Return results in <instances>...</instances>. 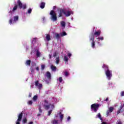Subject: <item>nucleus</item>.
<instances>
[{
	"instance_id": "f257e3e1",
	"label": "nucleus",
	"mask_w": 124,
	"mask_h": 124,
	"mask_svg": "<svg viewBox=\"0 0 124 124\" xmlns=\"http://www.w3.org/2000/svg\"><path fill=\"white\" fill-rule=\"evenodd\" d=\"M16 2L17 4H15L14 6L12 12H14V11L17 10V8L23 9L24 10L27 8V5L26 4H23L21 0H17Z\"/></svg>"
},
{
	"instance_id": "f03ea898",
	"label": "nucleus",
	"mask_w": 124,
	"mask_h": 124,
	"mask_svg": "<svg viewBox=\"0 0 124 124\" xmlns=\"http://www.w3.org/2000/svg\"><path fill=\"white\" fill-rule=\"evenodd\" d=\"M49 15H50V19L51 21H53V22H56V21L58 20V17H57V13L55 12V11H50Z\"/></svg>"
},
{
	"instance_id": "7ed1b4c3",
	"label": "nucleus",
	"mask_w": 124,
	"mask_h": 124,
	"mask_svg": "<svg viewBox=\"0 0 124 124\" xmlns=\"http://www.w3.org/2000/svg\"><path fill=\"white\" fill-rule=\"evenodd\" d=\"M99 106H100L99 104H93L91 106V109L92 111H93L94 113H96L97 110H98V108H99Z\"/></svg>"
},
{
	"instance_id": "20e7f679",
	"label": "nucleus",
	"mask_w": 124,
	"mask_h": 124,
	"mask_svg": "<svg viewBox=\"0 0 124 124\" xmlns=\"http://www.w3.org/2000/svg\"><path fill=\"white\" fill-rule=\"evenodd\" d=\"M105 74L107 76V78L108 79V80H110L111 78H112V71L111 70H106L105 71Z\"/></svg>"
},
{
	"instance_id": "39448f33",
	"label": "nucleus",
	"mask_w": 124,
	"mask_h": 124,
	"mask_svg": "<svg viewBox=\"0 0 124 124\" xmlns=\"http://www.w3.org/2000/svg\"><path fill=\"white\" fill-rule=\"evenodd\" d=\"M90 41H92L91 46L93 49H94V47L95 46V42H94V36L93 35H91L90 36Z\"/></svg>"
},
{
	"instance_id": "423d86ee",
	"label": "nucleus",
	"mask_w": 124,
	"mask_h": 124,
	"mask_svg": "<svg viewBox=\"0 0 124 124\" xmlns=\"http://www.w3.org/2000/svg\"><path fill=\"white\" fill-rule=\"evenodd\" d=\"M22 118H23V112H21L18 116V119L16 122V124H21L20 122L22 121Z\"/></svg>"
},
{
	"instance_id": "0eeeda50",
	"label": "nucleus",
	"mask_w": 124,
	"mask_h": 124,
	"mask_svg": "<svg viewBox=\"0 0 124 124\" xmlns=\"http://www.w3.org/2000/svg\"><path fill=\"white\" fill-rule=\"evenodd\" d=\"M39 81L36 80L35 82V86L36 87H37L38 89H39V90H41V89H42V87H43L42 84H39Z\"/></svg>"
},
{
	"instance_id": "6e6552de",
	"label": "nucleus",
	"mask_w": 124,
	"mask_h": 124,
	"mask_svg": "<svg viewBox=\"0 0 124 124\" xmlns=\"http://www.w3.org/2000/svg\"><path fill=\"white\" fill-rule=\"evenodd\" d=\"M62 13L65 14V10L60 9L59 11V17H62Z\"/></svg>"
},
{
	"instance_id": "1a4fd4ad",
	"label": "nucleus",
	"mask_w": 124,
	"mask_h": 124,
	"mask_svg": "<svg viewBox=\"0 0 124 124\" xmlns=\"http://www.w3.org/2000/svg\"><path fill=\"white\" fill-rule=\"evenodd\" d=\"M46 76L47 79H48V80H51L52 76L51 75V73H50L49 71H47L46 72Z\"/></svg>"
},
{
	"instance_id": "9d476101",
	"label": "nucleus",
	"mask_w": 124,
	"mask_h": 124,
	"mask_svg": "<svg viewBox=\"0 0 124 124\" xmlns=\"http://www.w3.org/2000/svg\"><path fill=\"white\" fill-rule=\"evenodd\" d=\"M72 14V12L70 11H67L66 12L65 11V14H64V15H65L66 17H69Z\"/></svg>"
},
{
	"instance_id": "9b49d317",
	"label": "nucleus",
	"mask_w": 124,
	"mask_h": 124,
	"mask_svg": "<svg viewBox=\"0 0 124 124\" xmlns=\"http://www.w3.org/2000/svg\"><path fill=\"white\" fill-rule=\"evenodd\" d=\"M101 33V31H95L94 33V35H93L94 36L95 35V36H99V35H100V34Z\"/></svg>"
},
{
	"instance_id": "f8f14e48",
	"label": "nucleus",
	"mask_w": 124,
	"mask_h": 124,
	"mask_svg": "<svg viewBox=\"0 0 124 124\" xmlns=\"http://www.w3.org/2000/svg\"><path fill=\"white\" fill-rule=\"evenodd\" d=\"M44 107L45 108V109L48 110V109H50V108L51 107V104H48V105L45 104L44 105Z\"/></svg>"
},
{
	"instance_id": "ddd939ff",
	"label": "nucleus",
	"mask_w": 124,
	"mask_h": 124,
	"mask_svg": "<svg viewBox=\"0 0 124 124\" xmlns=\"http://www.w3.org/2000/svg\"><path fill=\"white\" fill-rule=\"evenodd\" d=\"M124 104H123V105H122L120 107L119 110L117 111V115H119V114H120V113H121L122 112V109H123V108H124Z\"/></svg>"
},
{
	"instance_id": "4468645a",
	"label": "nucleus",
	"mask_w": 124,
	"mask_h": 124,
	"mask_svg": "<svg viewBox=\"0 0 124 124\" xmlns=\"http://www.w3.org/2000/svg\"><path fill=\"white\" fill-rule=\"evenodd\" d=\"M95 118L96 119H97V118L100 119L101 121H102V117H101V114H100V113H98L96 115Z\"/></svg>"
},
{
	"instance_id": "2eb2a0df",
	"label": "nucleus",
	"mask_w": 124,
	"mask_h": 124,
	"mask_svg": "<svg viewBox=\"0 0 124 124\" xmlns=\"http://www.w3.org/2000/svg\"><path fill=\"white\" fill-rule=\"evenodd\" d=\"M51 69L52 71H56L57 70V67H56L54 65H51Z\"/></svg>"
},
{
	"instance_id": "dca6fc26",
	"label": "nucleus",
	"mask_w": 124,
	"mask_h": 124,
	"mask_svg": "<svg viewBox=\"0 0 124 124\" xmlns=\"http://www.w3.org/2000/svg\"><path fill=\"white\" fill-rule=\"evenodd\" d=\"M45 2H42L40 4V8H41L42 9H43V8H44L45 7Z\"/></svg>"
},
{
	"instance_id": "f3484780",
	"label": "nucleus",
	"mask_w": 124,
	"mask_h": 124,
	"mask_svg": "<svg viewBox=\"0 0 124 124\" xmlns=\"http://www.w3.org/2000/svg\"><path fill=\"white\" fill-rule=\"evenodd\" d=\"M46 38L47 41H50L51 40V36L49 34H46Z\"/></svg>"
},
{
	"instance_id": "a211bd4d",
	"label": "nucleus",
	"mask_w": 124,
	"mask_h": 124,
	"mask_svg": "<svg viewBox=\"0 0 124 124\" xmlns=\"http://www.w3.org/2000/svg\"><path fill=\"white\" fill-rule=\"evenodd\" d=\"M102 68H105V70H109V68L108 67V65L106 64H103V65L102 66Z\"/></svg>"
},
{
	"instance_id": "6ab92c4d",
	"label": "nucleus",
	"mask_w": 124,
	"mask_h": 124,
	"mask_svg": "<svg viewBox=\"0 0 124 124\" xmlns=\"http://www.w3.org/2000/svg\"><path fill=\"white\" fill-rule=\"evenodd\" d=\"M31 60H27L25 63V64L26 65H29V66H31Z\"/></svg>"
},
{
	"instance_id": "aec40b11",
	"label": "nucleus",
	"mask_w": 124,
	"mask_h": 124,
	"mask_svg": "<svg viewBox=\"0 0 124 124\" xmlns=\"http://www.w3.org/2000/svg\"><path fill=\"white\" fill-rule=\"evenodd\" d=\"M51 123L53 124H59V120L54 119L52 121Z\"/></svg>"
},
{
	"instance_id": "412c9836",
	"label": "nucleus",
	"mask_w": 124,
	"mask_h": 124,
	"mask_svg": "<svg viewBox=\"0 0 124 124\" xmlns=\"http://www.w3.org/2000/svg\"><path fill=\"white\" fill-rule=\"evenodd\" d=\"M55 35L57 39H60V38H61V36H60V34L58 33H55Z\"/></svg>"
},
{
	"instance_id": "4be33fe9",
	"label": "nucleus",
	"mask_w": 124,
	"mask_h": 124,
	"mask_svg": "<svg viewBox=\"0 0 124 124\" xmlns=\"http://www.w3.org/2000/svg\"><path fill=\"white\" fill-rule=\"evenodd\" d=\"M18 20H19V16H16L14 17V21L15 22L18 21Z\"/></svg>"
},
{
	"instance_id": "5701e85b",
	"label": "nucleus",
	"mask_w": 124,
	"mask_h": 124,
	"mask_svg": "<svg viewBox=\"0 0 124 124\" xmlns=\"http://www.w3.org/2000/svg\"><path fill=\"white\" fill-rule=\"evenodd\" d=\"M36 56L37 58H39V57H40V52H39V51H36Z\"/></svg>"
},
{
	"instance_id": "b1692460",
	"label": "nucleus",
	"mask_w": 124,
	"mask_h": 124,
	"mask_svg": "<svg viewBox=\"0 0 124 124\" xmlns=\"http://www.w3.org/2000/svg\"><path fill=\"white\" fill-rule=\"evenodd\" d=\"M56 63L57 64H59V63H60V57H58L56 58Z\"/></svg>"
},
{
	"instance_id": "393cba45",
	"label": "nucleus",
	"mask_w": 124,
	"mask_h": 124,
	"mask_svg": "<svg viewBox=\"0 0 124 124\" xmlns=\"http://www.w3.org/2000/svg\"><path fill=\"white\" fill-rule=\"evenodd\" d=\"M61 24L62 27H63V28H65V22L64 21H62L61 22Z\"/></svg>"
},
{
	"instance_id": "a878e982",
	"label": "nucleus",
	"mask_w": 124,
	"mask_h": 124,
	"mask_svg": "<svg viewBox=\"0 0 124 124\" xmlns=\"http://www.w3.org/2000/svg\"><path fill=\"white\" fill-rule=\"evenodd\" d=\"M37 98H38V97L37 96V95H34L33 97V101H36V100H37Z\"/></svg>"
},
{
	"instance_id": "bb28decb",
	"label": "nucleus",
	"mask_w": 124,
	"mask_h": 124,
	"mask_svg": "<svg viewBox=\"0 0 124 124\" xmlns=\"http://www.w3.org/2000/svg\"><path fill=\"white\" fill-rule=\"evenodd\" d=\"M66 32H65V31H63L62 33H61L60 34L61 36L62 37V36H65V35H66Z\"/></svg>"
},
{
	"instance_id": "cd10ccee",
	"label": "nucleus",
	"mask_w": 124,
	"mask_h": 124,
	"mask_svg": "<svg viewBox=\"0 0 124 124\" xmlns=\"http://www.w3.org/2000/svg\"><path fill=\"white\" fill-rule=\"evenodd\" d=\"M36 39H37V38H36L33 39V40H32V44H35V43L36 42Z\"/></svg>"
},
{
	"instance_id": "c85d7f7f",
	"label": "nucleus",
	"mask_w": 124,
	"mask_h": 124,
	"mask_svg": "<svg viewBox=\"0 0 124 124\" xmlns=\"http://www.w3.org/2000/svg\"><path fill=\"white\" fill-rule=\"evenodd\" d=\"M64 62H68V58H67V56H64Z\"/></svg>"
},
{
	"instance_id": "c756f323",
	"label": "nucleus",
	"mask_w": 124,
	"mask_h": 124,
	"mask_svg": "<svg viewBox=\"0 0 124 124\" xmlns=\"http://www.w3.org/2000/svg\"><path fill=\"white\" fill-rule=\"evenodd\" d=\"M113 110H114V108L110 107L109 108V110L108 111H109V113H112V112H113Z\"/></svg>"
},
{
	"instance_id": "7c9ffc66",
	"label": "nucleus",
	"mask_w": 124,
	"mask_h": 124,
	"mask_svg": "<svg viewBox=\"0 0 124 124\" xmlns=\"http://www.w3.org/2000/svg\"><path fill=\"white\" fill-rule=\"evenodd\" d=\"M61 122H62V120H63V114L60 115V116Z\"/></svg>"
},
{
	"instance_id": "2f4dec72",
	"label": "nucleus",
	"mask_w": 124,
	"mask_h": 124,
	"mask_svg": "<svg viewBox=\"0 0 124 124\" xmlns=\"http://www.w3.org/2000/svg\"><path fill=\"white\" fill-rule=\"evenodd\" d=\"M27 122H28V120H27V118H24L23 121H22V123L23 124H27Z\"/></svg>"
},
{
	"instance_id": "473e14b6",
	"label": "nucleus",
	"mask_w": 124,
	"mask_h": 124,
	"mask_svg": "<svg viewBox=\"0 0 124 124\" xmlns=\"http://www.w3.org/2000/svg\"><path fill=\"white\" fill-rule=\"evenodd\" d=\"M32 11V9H31V8H29L28 10V14H31V13Z\"/></svg>"
},
{
	"instance_id": "72a5a7b5",
	"label": "nucleus",
	"mask_w": 124,
	"mask_h": 124,
	"mask_svg": "<svg viewBox=\"0 0 124 124\" xmlns=\"http://www.w3.org/2000/svg\"><path fill=\"white\" fill-rule=\"evenodd\" d=\"M42 109H41V106H39V113H40V114H41V113H42Z\"/></svg>"
},
{
	"instance_id": "f704fd0d",
	"label": "nucleus",
	"mask_w": 124,
	"mask_h": 124,
	"mask_svg": "<svg viewBox=\"0 0 124 124\" xmlns=\"http://www.w3.org/2000/svg\"><path fill=\"white\" fill-rule=\"evenodd\" d=\"M41 67L42 70H44V69L45 68V65H44V64L41 65Z\"/></svg>"
},
{
	"instance_id": "c9c22d12",
	"label": "nucleus",
	"mask_w": 124,
	"mask_h": 124,
	"mask_svg": "<svg viewBox=\"0 0 124 124\" xmlns=\"http://www.w3.org/2000/svg\"><path fill=\"white\" fill-rule=\"evenodd\" d=\"M69 75V73H68V72L67 71H65L64 72V75L66 77H67V76H68V75Z\"/></svg>"
},
{
	"instance_id": "e433bc0d",
	"label": "nucleus",
	"mask_w": 124,
	"mask_h": 124,
	"mask_svg": "<svg viewBox=\"0 0 124 124\" xmlns=\"http://www.w3.org/2000/svg\"><path fill=\"white\" fill-rule=\"evenodd\" d=\"M97 39H99V40H103V39H104V38L103 37H98L97 38Z\"/></svg>"
},
{
	"instance_id": "4c0bfd02",
	"label": "nucleus",
	"mask_w": 124,
	"mask_h": 124,
	"mask_svg": "<svg viewBox=\"0 0 124 124\" xmlns=\"http://www.w3.org/2000/svg\"><path fill=\"white\" fill-rule=\"evenodd\" d=\"M30 69L31 70V73H33L34 72V69L32 67H31Z\"/></svg>"
},
{
	"instance_id": "58836bf2",
	"label": "nucleus",
	"mask_w": 124,
	"mask_h": 124,
	"mask_svg": "<svg viewBox=\"0 0 124 124\" xmlns=\"http://www.w3.org/2000/svg\"><path fill=\"white\" fill-rule=\"evenodd\" d=\"M28 104H29V105H32V101H29L28 102Z\"/></svg>"
},
{
	"instance_id": "ea45409f",
	"label": "nucleus",
	"mask_w": 124,
	"mask_h": 124,
	"mask_svg": "<svg viewBox=\"0 0 124 124\" xmlns=\"http://www.w3.org/2000/svg\"><path fill=\"white\" fill-rule=\"evenodd\" d=\"M59 80V82L60 83H62V77H60Z\"/></svg>"
},
{
	"instance_id": "a19ab883",
	"label": "nucleus",
	"mask_w": 124,
	"mask_h": 124,
	"mask_svg": "<svg viewBox=\"0 0 124 124\" xmlns=\"http://www.w3.org/2000/svg\"><path fill=\"white\" fill-rule=\"evenodd\" d=\"M52 110H50L48 112L47 116H50L52 113Z\"/></svg>"
},
{
	"instance_id": "79ce46f5",
	"label": "nucleus",
	"mask_w": 124,
	"mask_h": 124,
	"mask_svg": "<svg viewBox=\"0 0 124 124\" xmlns=\"http://www.w3.org/2000/svg\"><path fill=\"white\" fill-rule=\"evenodd\" d=\"M44 103H45V104H49V102H48L47 100H45L44 101Z\"/></svg>"
},
{
	"instance_id": "37998d69",
	"label": "nucleus",
	"mask_w": 124,
	"mask_h": 124,
	"mask_svg": "<svg viewBox=\"0 0 124 124\" xmlns=\"http://www.w3.org/2000/svg\"><path fill=\"white\" fill-rule=\"evenodd\" d=\"M121 96H124V91H122L121 93Z\"/></svg>"
},
{
	"instance_id": "c03bdc74",
	"label": "nucleus",
	"mask_w": 124,
	"mask_h": 124,
	"mask_svg": "<svg viewBox=\"0 0 124 124\" xmlns=\"http://www.w3.org/2000/svg\"><path fill=\"white\" fill-rule=\"evenodd\" d=\"M9 24H10V25H11V24H12V18H11L9 20Z\"/></svg>"
},
{
	"instance_id": "a18cd8bd",
	"label": "nucleus",
	"mask_w": 124,
	"mask_h": 124,
	"mask_svg": "<svg viewBox=\"0 0 124 124\" xmlns=\"http://www.w3.org/2000/svg\"><path fill=\"white\" fill-rule=\"evenodd\" d=\"M67 56H68V57H71V56H72V54H71V53H68L67 54Z\"/></svg>"
},
{
	"instance_id": "49530a36",
	"label": "nucleus",
	"mask_w": 124,
	"mask_h": 124,
	"mask_svg": "<svg viewBox=\"0 0 124 124\" xmlns=\"http://www.w3.org/2000/svg\"><path fill=\"white\" fill-rule=\"evenodd\" d=\"M53 57L55 58L56 57H57V53L54 52L53 54Z\"/></svg>"
},
{
	"instance_id": "de8ad7c7",
	"label": "nucleus",
	"mask_w": 124,
	"mask_h": 124,
	"mask_svg": "<svg viewBox=\"0 0 124 124\" xmlns=\"http://www.w3.org/2000/svg\"><path fill=\"white\" fill-rule=\"evenodd\" d=\"M71 119V118L70 117V116H69V117H68L67 120L68 121H70Z\"/></svg>"
},
{
	"instance_id": "09e8293b",
	"label": "nucleus",
	"mask_w": 124,
	"mask_h": 124,
	"mask_svg": "<svg viewBox=\"0 0 124 124\" xmlns=\"http://www.w3.org/2000/svg\"><path fill=\"white\" fill-rule=\"evenodd\" d=\"M35 69H36V70H37V71H39V67H36Z\"/></svg>"
},
{
	"instance_id": "8fccbe9b",
	"label": "nucleus",
	"mask_w": 124,
	"mask_h": 124,
	"mask_svg": "<svg viewBox=\"0 0 124 124\" xmlns=\"http://www.w3.org/2000/svg\"><path fill=\"white\" fill-rule=\"evenodd\" d=\"M109 113H110V111L109 110H107V116H108L109 115Z\"/></svg>"
},
{
	"instance_id": "3c124183",
	"label": "nucleus",
	"mask_w": 124,
	"mask_h": 124,
	"mask_svg": "<svg viewBox=\"0 0 124 124\" xmlns=\"http://www.w3.org/2000/svg\"><path fill=\"white\" fill-rule=\"evenodd\" d=\"M116 124H123V123L121 121H119Z\"/></svg>"
},
{
	"instance_id": "603ef678",
	"label": "nucleus",
	"mask_w": 124,
	"mask_h": 124,
	"mask_svg": "<svg viewBox=\"0 0 124 124\" xmlns=\"http://www.w3.org/2000/svg\"><path fill=\"white\" fill-rule=\"evenodd\" d=\"M31 95H32V94H31V93H30L29 95V97H31Z\"/></svg>"
},
{
	"instance_id": "864d4df0",
	"label": "nucleus",
	"mask_w": 124,
	"mask_h": 124,
	"mask_svg": "<svg viewBox=\"0 0 124 124\" xmlns=\"http://www.w3.org/2000/svg\"><path fill=\"white\" fill-rule=\"evenodd\" d=\"M49 59H52V55L51 54L49 55Z\"/></svg>"
},
{
	"instance_id": "5fc2aeb1",
	"label": "nucleus",
	"mask_w": 124,
	"mask_h": 124,
	"mask_svg": "<svg viewBox=\"0 0 124 124\" xmlns=\"http://www.w3.org/2000/svg\"><path fill=\"white\" fill-rule=\"evenodd\" d=\"M37 117H39L40 116H41V114L40 113H38L37 115Z\"/></svg>"
},
{
	"instance_id": "6e6d98bb",
	"label": "nucleus",
	"mask_w": 124,
	"mask_h": 124,
	"mask_svg": "<svg viewBox=\"0 0 124 124\" xmlns=\"http://www.w3.org/2000/svg\"><path fill=\"white\" fill-rule=\"evenodd\" d=\"M29 124H33V122H29Z\"/></svg>"
},
{
	"instance_id": "4d7b16f0",
	"label": "nucleus",
	"mask_w": 124,
	"mask_h": 124,
	"mask_svg": "<svg viewBox=\"0 0 124 124\" xmlns=\"http://www.w3.org/2000/svg\"><path fill=\"white\" fill-rule=\"evenodd\" d=\"M108 100V97H107L105 100V101H107Z\"/></svg>"
},
{
	"instance_id": "13d9d810",
	"label": "nucleus",
	"mask_w": 124,
	"mask_h": 124,
	"mask_svg": "<svg viewBox=\"0 0 124 124\" xmlns=\"http://www.w3.org/2000/svg\"><path fill=\"white\" fill-rule=\"evenodd\" d=\"M51 107H52V108H55V106H54V105H52Z\"/></svg>"
},
{
	"instance_id": "bf43d9fd",
	"label": "nucleus",
	"mask_w": 124,
	"mask_h": 124,
	"mask_svg": "<svg viewBox=\"0 0 124 124\" xmlns=\"http://www.w3.org/2000/svg\"><path fill=\"white\" fill-rule=\"evenodd\" d=\"M55 118H58V115H55Z\"/></svg>"
},
{
	"instance_id": "052dcab7",
	"label": "nucleus",
	"mask_w": 124,
	"mask_h": 124,
	"mask_svg": "<svg viewBox=\"0 0 124 124\" xmlns=\"http://www.w3.org/2000/svg\"><path fill=\"white\" fill-rule=\"evenodd\" d=\"M59 115H62V112L60 111V112H59Z\"/></svg>"
},
{
	"instance_id": "680f3d73",
	"label": "nucleus",
	"mask_w": 124,
	"mask_h": 124,
	"mask_svg": "<svg viewBox=\"0 0 124 124\" xmlns=\"http://www.w3.org/2000/svg\"><path fill=\"white\" fill-rule=\"evenodd\" d=\"M54 7L55 8H56V6H54Z\"/></svg>"
},
{
	"instance_id": "e2e57ef3",
	"label": "nucleus",
	"mask_w": 124,
	"mask_h": 124,
	"mask_svg": "<svg viewBox=\"0 0 124 124\" xmlns=\"http://www.w3.org/2000/svg\"><path fill=\"white\" fill-rule=\"evenodd\" d=\"M53 9H55V7H53Z\"/></svg>"
}]
</instances>
